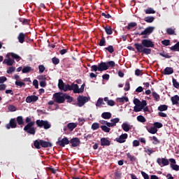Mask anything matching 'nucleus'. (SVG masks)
Returning <instances> with one entry per match:
<instances>
[{
    "label": "nucleus",
    "instance_id": "nucleus-1",
    "mask_svg": "<svg viewBox=\"0 0 179 179\" xmlns=\"http://www.w3.org/2000/svg\"><path fill=\"white\" fill-rule=\"evenodd\" d=\"M134 47L139 54L142 53L141 55L144 54L145 55H149L152 54V49L155 48V43L150 39H143L141 43H134Z\"/></svg>",
    "mask_w": 179,
    "mask_h": 179
},
{
    "label": "nucleus",
    "instance_id": "nucleus-2",
    "mask_svg": "<svg viewBox=\"0 0 179 179\" xmlns=\"http://www.w3.org/2000/svg\"><path fill=\"white\" fill-rule=\"evenodd\" d=\"M65 93L62 92H55L53 94V100L57 104H62L65 103Z\"/></svg>",
    "mask_w": 179,
    "mask_h": 179
},
{
    "label": "nucleus",
    "instance_id": "nucleus-3",
    "mask_svg": "<svg viewBox=\"0 0 179 179\" xmlns=\"http://www.w3.org/2000/svg\"><path fill=\"white\" fill-rule=\"evenodd\" d=\"M35 122H31L30 123L27 124L24 127V131L27 132V134H29V135H36V128L34 127Z\"/></svg>",
    "mask_w": 179,
    "mask_h": 179
},
{
    "label": "nucleus",
    "instance_id": "nucleus-4",
    "mask_svg": "<svg viewBox=\"0 0 179 179\" xmlns=\"http://www.w3.org/2000/svg\"><path fill=\"white\" fill-rule=\"evenodd\" d=\"M89 100H90V97L79 95L77 97V106L78 107H83V106H85V104H86Z\"/></svg>",
    "mask_w": 179,
    "mask_h": 179
},
{
    "label": "nucleus",
    "instance_id": "nucleus-5",
    "mask_svg": "<svg viewBox=\"0 0 179 179\" xmlns=\"http://www.w3.org/2000/svg\"><path fill=\"white\" fill-rule=\"evenodd\" d=\"M69 139L66 136H64L63 138L59 137L57 141L56 142V144L61 148H65V146H66V145H69Z\"/></svg>",
    "mask_w": 179,
    "mask_h": 179
},
{
    "label": "nucleus",
    "instance_id": "nucleus-6",
    "mask_svg": "<svg viewBox=\"0 0 179 179\" xmlns=\"http://www.w3.org/2000/svg\"><path fill=\"white\" fill-rule=\"evenodd\" d=\"M153 30H155V27H148L145 29L141 34H138L139 36H149V34H152L153 33Z\"/></svg>",
    "mask_w": 179,
    "mask_h": 179
},
{
    "label": "nucleus",
    "instance_id": "nucleus-7",
    "mask_svg": "<svg viewBox=\"0 0 179 179\" xmlns=\"http://www.w3.org/2000/svg\"><path fill=\"white\" fill-rule=\"evenodd\" d=\"M17 123H16V119L15 118H11L10 120L9 123L6 124V128L7 129H10V128L15 129V128H17Z\"/></svg>",
    "mask_w": 179,
    "mask_h": 179
},
{
    "label": "nucleus",
    "instance_id": "nucleus-8",
    "mask_svg": "<svg viewBox=\"0 0 179 179\" xmlns=\"http://www.w3.org/2000/svg\"><path fill=\"white\" fill-rule=\"evenodd\" d=\"M6 58H8V59H5L3 61V64H6V65H8V66H12V65L15 64V60L13 59L10 58V55L9 54L6 55Z\"/></svg>",
    "mask_w": 179,
    "mask_h": 179
},
{
    "label": "nucleus",
    "instance_id": "nucleus-9",
    "mask_svg": "<svg viewBox=\"0 0 179 179\" xmlns=\"http://www.w3.org/2000/svg\"><path fill=\"white\" fill-rule=\"evenodd\" d=\"M69 142L72 148H78L80 145V140L78 137L71 138Z\"/></svg>",
    "mask_w": 179,
    "mask_h": 179
},
{
    "label": "nucleus",
    "instance_id": "nucleus-10",
    "mask_svg": "<svg viewBox=\"0 0 179 179\" xmlns=\"http://www.w3.org/2000/svg\"><path fill=\"white\" fill-rule=\"evenodd\" d=\"M85 86H86L85 83H83L80 88L79 89V85H78V84L75 85L74 87V93L75 94H79V93H83V92H85Z\"/></svg>",
    "mask_w": 179,
    "mask_h": 179
},
{
    "label": "nucleus",
    "instance_id": "nucleus-11",
    "mask_svg": "<svg viewBox=\"0 0 179 179\" xmlns=\"http://www.w3.org/2000/svg\"><path fill=\"white\" fill-rule=\"evenodd\" d=\"M128 138V134H121L119 138H116L115 141L117 142L118 143H125V140Z\"/></svg>",
    "mask_w": 179,
    "mask_h": 179
},
{
    "label": "nucleus",
    "instance_id": "nucleus-12",
    "mask_svg": "<svg viewBox=\"0 0 179 179\" xmlns=\"http://www.w3.org/2000/svg\"><path fill=\"white\" fill-rule=\"evenodd\" d=\"M38 100V96L36 95L28 96L26 98L27 103H36V101H37Z\"/></svg>",
    "mask_w": 179,
    "mask_h": 179
},
{
    "label": "nucleus",
    "instance_id": "nucleus-13",
    "mask_svg": "<svg viewBox=\"0 0 179 179\" xmlns=\"http://www.w3.org/2000/svg\"><path fill=\"white\" fill-rule=\"evenodd\" d=\"M99 71L103 72V71H107L108 69V65L106 62H101L99 65Z\"/></svg>",
    "mask_w": 179,
    "mask_h": 179
},
{
    "label": "nucleus",
    "instance_id": "nucleus-14",
    "mask_svg": "<svg viewBox=\"0 0 179 179\" xmlns=\"http://www.w3.org/2000/svg\"><path fill=\"white\" fill-rule=\"evenodd\" d=\"M176 27H169L166 29V33L169 36H177V34L176 33Z\"/></svg>",
    "mask_w": 179,
    "mask_h": 179
},
{
    "label": "nucleus",
    "instance_id": "nucleus-15",
    "mask_svg": "<svg viewBox=\"0 0 179 179\" xmlns=\"http://www.w3.org/2000/svg\"><path fill=\"white\" fill-rule=\"evenodd\" d=\"M41 146L42 148H52V143L49 141H45L44 140H41Z\"/></svg>",
    "mask_w": 179,
    "mask_h": 179
},
{
    "label": "nucleus",
    "instance_id": "nucleus-16",
    "mask_svg": "<svg viewBox=\"0 0 179 179\" xmlns=\"http://www.w3.org/2000/svg\"><path fill=\"white\" fill-rule=\"evenodd\" d=\"M101 145L102 146H110V145H111V141H110V140H108L107 138H101Z\"/></svg>",
    "mask_w": 179,
    "mask_h": 179
},
{
    "label": "nucleus",
    "instance_id": "nucleus-17",
    "mask_svg": "<svg viewBox=\"0 0 179 179\" xmlns=\"http://www.w3.org/2000/svg\"><path fill=\"white\" fill-rule=\"evenodd\" d=\"M174 73V69L172 67H166L164 70V75H171Z\"/></svg>",
    "mask_w": 179,
    "mask_h": 179
},
{
    "label": "nucleus",
    "instance_id": "nucleus-18",
    "mask_svg": "<svg viewBox=\"0 0 179 179\" xmlns=\"http://www.w3.org/2000/svg\"><path fill=\"white\" fill-rule=\"evenodd\" d=\"M75 83H72L71 85L69 84L66 85L64 88V92H68V90H73V93H75Z\"/></svg>",
    "mask_w": 179,
    "mask_h": 179
},
{
    "label": "nucleus",
    "instance_id": "nucleus-19",
    "mask_svg": "<svg viewBox=\"0 0 179 179\" xmlns=\"http://www.w3.org/2000/svg\"><path fill=\"white\" fill-rule=\"evenodd\" d=\"M145 128H146L148 132H149V134H152V135H155V134H157V129H156V127H155V126L151 127L150 128L145 126Z\"/></svg>",
    "mask_w": 179,
    "mask_h": 179
},
{
    "label": "nucleus",
    "instance_id": "nucleus-20",
    "mask_svg": "<svg viewBox=\"0 0 179 179\" xmlns=\"http://www.w3.org/2000/svg\"><path fill=\"white\" fill-rule=\"evenodd\" d=\"M173 106H177L179 101V96L175 95L171 98Z\"/></svg>",
    "mask_w": 179,
    "mask_h": 179
},
{
    "label": "nucleus",
    "instance_id": "nucleus-21",
    "mask_svg": "<svg viewBox=\"0 0 179 179\" xmlns=\"http://www.w3.org/2000/svg\"><path fill=\"white\" fill-rule=\"evenodd\" d=\"M66 85H65V83H64V81L62 79L59 80L58 87H59V90H63V92H65Z\"/></svg>",
    "mask_w": 179,
    "mask_h": 179
},
{
    "label": "nucleus",
    "instance_id": "nucleus-22",
    "mask_svg": "<svg viewBox=\"0 0 179 179\" xmlns=\"http://www.w3.org/2000/svg\"><path fill=\"white\" fill-rule=\"evenodd\" d=\"M122 128L124 132H128L131 129V125H129L128 123H123L122 124Z\"/></svg>",
    "mask_w": 179,
    "mask_h": 179
},
{
    "label": "nucleus",
    "instance_id": "nucleus-23",
    "mask_svg": "<svg viewBox=\"0 0 179 179\" xmlns=\"http://www.w3.org/2000/svg\"><path fill=\"white\" fill-rule=\"evenodd\" d=\"M112 115L110 112H103L101 114V117L103 118V120H110L111 118Z\"/></svg>",
    "mask_w": 179,
    "mask_h": 179
},
{
    "label": "nucleus",
    "instance_id": "nucleus-24",
    "mask_svg": "<svg viewBox=\"0 0 179 179\" xmlns=\"http://www.w3.org/2000/svg\"><path fill=\"white\" fill-rule=\"evenodd\" d=\"M19 43L23 44L24 43V38H26V34L20 33L17 37Z\"/></svg>",
    "mask_w": 179,
    "mask_h": 179
},
{
    "label": "nucleus",
    "instance_id": "nucleus-25",
    "mask_svg": "<svg viewBox=\"0 0 179 179\" xmlns=\"http://www.w3.org/2000/svg\"><path fill=\"white\" fill-rule=\"evenodd\" d=\"M34 69L31 66H24L22 70V73H29V72H33Z\"/></svg>",
    "mask_w": 179,
    "mask_h": 179
},
{
    "label": "nucleus",
    "instance_id": "nucleus-26",
    "mask_svg": "<svg viewBox=\"0 0 179 179\" xmlns=\"http://www.w3.org/2000/svg\"><path fill=\"white\" fill-rule=\"evenodd\" d=\"M10 57H12V58H13V59H15L17 61V62H19V61H20L22 59V57H20V56H19L18 55H17L16 53H8Z\"/></svg>",
    "mask_w": 179,
    "mask_h": 179
},
{
    "label": "nucleus",
    "instance_id": "nucleus-27",
    "mask_svg": "<svg viewBox=\"0 0 179 179\" xmlns=\"http://www.w3.org/2000/svg\"><path fill=\"white\" fill-rule=\"evenodd\" d=\"M65 100H67V103H72V101H73V97L66 93H64V101Z\"/></svg>",
    "mask_w": 179,
    "mask_h": 179
},
{
    "label": "nucleus",
    "instance_id": "nucleus-28",
    "mask_svg": "<svg viewBox=\"0 0 179 179\" xmlns=\"http://www.w3.org/2000/svg\"><path fill=\"white\" fill-rule=\"evenodd\" d=\"M144 152L147 153V155H148V156H152V155H153V153H155V150H152V148H144Z\"/></svg>",
    "mask_w": 179,
    "mask_h": 179
},
{
    "label": "nucleus",
    "instance_id": "nucleus-29",
    "mask_svg": "<svg viewBox=\"0 0 179 179\" xmlns=\"http://www.w3.org/2000/svg\"><path fill=\"white\" fill-rule=\"evenodd\" d=\"M16 121L19 125H24V120H23V116H17L16 118Z\"/></svg>",
    "mask_w": 179,
    "mask_h": 179
},
{
    "label": "nucleus",
    "instance_id": "nucleus-30",
    "mask_svg": "<svg viewBox=\"0 0 179 179\" xmlns=\"http://www.w3.org/2000/svg\"><path fill=\"white\" fill-rule=\"evenodd\" d=\"M116 101H117V103H124V101L128 103V101H129V99L127 96H123L122 98H117Z\"/></svg>",
    "mask_w": 179,
    "mask_h": 179
},
{
    "label": "nucleus",
    "instance_id": "nucleus-31",
    "mask_svg": "<svg viewBox=\"0 0 179 179\" xmlns=\"http://www.w3.org/2000/svg\"><path fill=\"white\" fill-rule=\"evenodd\" d=\"M34 146L36 149H41V140H36L34 142Z\"/></svg>",
    "mask_w": 179,
    "mask_h": 179
},
{
    "label": "nucleus",
    "instance_id": "nucleus-32",
    "mask_svg": "<svg viewBox=\"0 0 179 179\" xmlns=\"http://www.w3.org/2000/svg\"><path fill=\"white\" fill-rule=\"evenodd\" d=\"M78 127V124L76 123H69L67 124V128H69V129H70L71 131H73V129H75V128H76Z\"/></svg>",
    "mask_w": 179,
    "mask_h": 179
},
{
    "label": "nucleus",
    "instance_id": "nucleus-33",
    "mask_svg": "<svg viewBox=\"0 0 179 179\" xmlns=\"http://www.w3.org/2000/svg\"><path fill=\"white\" fill-rule=\"evenodd\" d=\"M105 31L106 34H108V36H110V34H113V29L110 26H108V25L106 26Z\"/></svg>",
    "mask_w": 179,
    "mask_h": 179
},
{
    "label": "nucleus",
    "instance_id": "nucleus-34",
    "mask_svg": "<svg viewBox=\"0 0 179 179\" xmlns=\"http://www.w3.org/2000/svg\"><path fill=\"white\" fill-rule=\"evenodd\" d=\"M152 97H154V100L155 101H159L160 95H159V94H157V92L154 91V92H152Z\"/></svg>",
    "mask_w": 179,
    "mask_h": 179
},
{
    "label": "nucleus",
    "instance_id": "nucleus-35",
    "mask_svg": "<svg viewBox=\"0 0 179 179\" xmlns=\"http://www.w3.org/2000/svg\"><path fill=\"white\" fill-rule=\"evenodd\" d=\"M171 51H178L179 52V42L176 43L173 46L170 48Z\"/></svg>",
    "mask_w": 179,
    "mask_h": 179
},
{
    "label": "nucleus",
    "instance_id": "nucleus-36",
    "mask_svg": "<svg viewBox=\"0 0 179 179\" xmlns=\"http://www.w3.org/2000/svg\"><path fill=\"white\" fill-rule=\"evenodd\" d=\"M45 122V120H37L36 121V124L37 127H39V128H42V127H44Z\"/></svg>",
    "mask_w": 179,
    "mask_h": 179
},
{
    "label": "nucleus",
    "instance_id": "nucleus-37",
    "mask_svg": "<svg viewBox=\"0 0 179 179\" xmlns=\"http://www.w3.org/2000/svg\"><path fill=\"white\" fill-rule=\"evenodd\" d=\"M19 20L21 23H30L31 22L33 23V21L31 19L20 17L19 18Z\"/></svg>",
    "mask_w": 179,
    "mask_h": 179
},
{
    "label": "nucleus",
    "instance_id": "nucleus-38",
    "mask_svg": "<svg viewBox=\"0 0 179 179\" xmlns=\"http://www.w3.org/2000/svg\"><path fill=\"white\" fill-rule=\"evenodd\" d=\"M169 108V106L167 105H160L158 107L159 111H167V109Z\"/></svg>",
    "mask_w": 179,
    "mask_h": 179
},
{
    "label": "nucleus",
    "instance_id": "nucleus-39",
    "mask_svg": "<svg viewBox=\"0 0 179 179\" xmlns=\"http://www.w3.org/2000/svg\"><path fill=\"white\" fill-rule=\"evenodd\" d=\"M145 12L146 15H150V14L156 13V11L152 8H147L146 10H145Z\"/></svg>",
    "mask_w": 179,
    "mask_h": 179
},
{
    "label": "nucleus",
    "instance_id": "nucleus-40",
    "mask_svg": "<svg viewBox=\"0 0 179 179\" xmlns=\"http://www.w3.org/2000/svg\"><path fill=\"white\" fill-rule=\"evenodd\" d=\"M110 122L112 123L113 127H115L118 122H120V118L115 117L114 119L110 120Z\"/></svg>",
    "mask_w": 179,
    "mask_h": 179
},
{
    "label": "nucleus",
    "instance_id": "nucleus-41",
    "mask_svg": "<svg viewBox=\"0 0 179 179\" xmlns=\"http://www.w3.org/2000/svg\"><path fill=\"white\" fill-rule=\"evenodd\" d=\"M127 159H130V162H131L132 163H134V162H136V158L135 157V156L131 155V153L129 152L127 154Z\"/></svg>",
    "mask_w": 179,
    "mask_h": 179
},
{
    "label": "nucleus",
    "instance_id": "nucleus-42",
    "mask_svg": "<svg viewBox=\"0 0 179 179\" xmlns=\"http://www.w3.org/2000/svg\"><path fill=\"white\" fill-rule=\"evenodd\" d=\"M15 85L16 86H19L20 87H24L26 86V83L22 81L16 80L15 82Z\"/></svg>",
    "mask_w": 179,
    "mask_h": 179
},
{
    "label": "nucleus",
    "instance_id": "nucleus-43",
    "mask_svg": "<svg viewBox=\"0 0 179 179\" xmlns=\"http://www.w3.org/2000/svg\"><path fill=\"white\" fill-rule=\"evenodd\" d=\"M144 20L145 22H147V23H152V22H154L155 18L154 17L148 16V17H145Z\"/></svg>",
    "mask_w": 179,
    "mask_h": 179
},
{
    "label": "nucleus",
    "instance_id": "nucleus-44",
    "mask_svg": "<svg viewBox=\"0 0 179 179\" xmlns=\"http://www.w3.org/2000/svg\"><path fill=\"white\" fill-rule=\"evenodd\" d=\"M153 125L155 129L163 128V124L159 122H154Z\"/></svg>",
    "mask_w": 179,
    "mask_h": 179
},
{
    "label": "nucleus",
    "instance_id": "nucleus-45",
    "mask_svg": "<svg viewBox=\"0 0 179 179\" xmlns=\"http://www.w3.org/2000/svg\"><path fill=\"white\" fill-rule=\"evenodd\" d=\"M159 55L161 56V57H164V58H171V56L170 55H169V53L163 51L162 52H159Z\"/></svg>",
    "mask_w": 179,
    "mask_h": 179
},
{
    "label": "nucleus",
    "instance_id": "nucleus-46",
    "mask_svg": "<svg viewBox=\"0 0 179 179\" xmlns=\"http://www.w3.org/2000/svg\"><path fill=\"white\" fill-rule=\"evenodd\" d=\"M99 128H100V124L94 122L92 124V129H93V131H96V129H99Z\"/></svg>",
    "mask_w": 179,
    "mask_h": 179
},
{
    "label": "nucleus",
    "instance_id": "nucleus-47",
    "mask_svg": "<svg viewBox=\"0 0 179 179\" xmlns=\"http://www.w3.org/2000/svg\"><path fill=\"white\" fill-rule=\"evenodd\" d=\"M106 51H108L110 54H113L114 52V47L113 45H108V47L105 48Z\"/></svg>",
    "mask_w": 179,
    "mask_h": 179
},
{
    "label": "nucleus",
    "instance_id": "nucleus-48",
    "mask_svg": "<svg viewBox=\"0 0 179 179\" xmlns=\"http://www.w3.org/2000/svg\"><path fill=\"white\" fill-rule=\"evenodd\" d=\"M103 103H104V101H103V98H99L96 103V106L101 107V104H103Z\"/></svg>",
    "mask_w": 179,
    "mask_h": 179
},
{
    "label": "nucleus",
    "instance_id": "nucleus-49",
    "mask_svg": "<svg viewBox=\"0 0 179 179\" xmlns=\"http://www.w3.org/2000/svg\"><path fill=\"white\" fill-rule=\"evenodd\" d=\"M137 121H138V122H146V118L143 115H138L137 117Z\"/></svg>",
    "mask_w": 179,
    "mask_h": 179
},
{
    "label": "nucleus",
    "instance_id": "nucleus-50",
    "mask_svg": "<svg viewBox=\"0 0 179 179\" xmlns=\"http://www.w3.org/2000/svg\"><path fill=\"white\" fill-rule=\"evenodd\" d=\"M43 128L44 129H50V128H51V124L48 122V121L45 120V122L43 123Z\"/></svg>",
    "mask_w": 179,
    "mask_h": 179
},
{
    "label": "nucleus",
    "instance_id": "nucleus-51",
    "mask_svg": "<svg viewBox=\"0 0 179 179\" xmlns=\"http://www.w3.org/2000/svg\"><path fill=\"white\" fill-rule=\"evenodd\" d=\"M121 176H122V173H121L120 171H116L115 172V179H121Z\"/></svg>",
    "mask_w": 179,
    "mask_h": 179
},
{
    "label": "nucleus",
    "instance_id": "nucleus-52",
    "mask_svg": "<svg viewBox=\"0 0 179 179\" xmlns=\"http://www.w3.org/2000/svg\"><path fill=\"white\" fill-rule=\"evenodd\" d=\"M172 83L173 85V87H176V89H179V83L177 82L176 78L172 79Z\"/></svg>",
    "mask_w": 179,
    "mask_h": 179
},
{
    "label": "nucleus",
    "instance_id": "nucleus-53",
    "mask_svg": "<svg viewBox=\"0 0 179 179\" xmlns=\"http://www.w3.org/2000/svg\"><path fill=\"white\" fill-rule=\"evenodd\" d=\"M52 62L54 64V65H58V64H59V59H58L57 57H52Z\"/></svg>",
    "mask_w": 179,
    "mask_h": 179
},
{
    "label": "nucleus",
    "instance_id": "nucleus-54",
    "mask_svg": "<svg viewBox=\"0 0 179 179\" xmlns=\"http://www.w3.org/2000/svg\"><path fill=\"white\" fill-rule=\"evenodd\" d=\"M106 65H108V68H114L115 66V62L114 61L107 62Z\"/></svg>",
    "mask_w": 179,
    "mask_h": 179
},
{
    "label": "nucleus",
    "instance_id": "nucleus-55",
    "mask_svg": "<svg viewBox=\"0 0 179 179\" xmlns=\"http://www.w3.org/2000/svg\"><path fill=\"white\" fill-rule=\"evenodd\" d=\"M101 129L103 131V132H110V131H111V129L106 125L101 126Z\"/></svg>",
    "mask_w": 179,
    "mask_h": 179
},
{
    "label": "nucleus",
    "instance_id": "nucleus-56",
    "mask_svg": "<svg viewBox=\"0 0 179 179\" xmlns=\"http://www.w3.org/2000/svg\"><path fill=\"white\" fill-rule=\"evenodd\" d=\"M162 166H169V159L165 158H162Z\"/></svg>",
    "mask_w": 179,
    "mask_h": 179
},
{
    "label": "nucleus",
    "instance_id": "nucleus-57",
    "mask_svg": "<svg viewBox=\"0 0 179 179\" xmlns=\"http://www.w3.org/2000/svg\"><path fill=\"white\" fill-rule=\"evenodd\" d=\"M101 16H103V17H105V19H111V15L107 12L102 13L101 14Z\"/></svg>",
    "mask_w": 179,
    "mask_h": 179
},
{
    "label": "nucleus",
    "instance_id": "nucleus-58",
    "mask_svg": "<svg viewBox=\"0 0 179 179\" xmlns=\"http://www.w3.org/2000/svg\"><path fill=\"white\" fill-rule=\"evenodd\" d=\"M171 168L172 169V170H174L175 171H179V166L176 164H171Z\"/></svg>",
    "mask_w": 179,
    "mask_h": 179
},
{
    "label": "nucleus",
    "instance_id": "nucleus-59",
    "mask_svg": "<svg viewBox=\"0 0 179 179\" xmlns=\"http://www.w3.org/2000/svg\"><path fill=\"white\" fill-rule=\"evenodd\" d=\"M8 110H9V111H11V113H13V112L16 111V110H17V108H16V106H15L13 105H9Z\"/></svg>",
    "mask_w": 179,
    "mask_h": 179
},
{
    "label": "nucleus",
    "instance_id": "nucleus-60",
    "mask_svg": "<svg viewBox=\"0 0 179 179\" xmlns=\"http://www.w3.org/2000/svg\"><path fill=\"white\" fill-rule=\"evenodd\" d=\"M142 110L143 109L141 107V106H135L134 107V111L135 113H139V111H142Z\"/></svg>",
    "mask_w": 179,
    "mask_h": 179
},
{
    "label": "nucleus",
    "instance_id": "nucleus-61",
    "mask_svg": "<svg viewBox=\"0 0 179 179\" xmlns=\"http://www.w3.org/2000/svg\"><path fill=\"white\" fill-rule=\"evenodd\" d=\"M39 69V73H43L44 71H45V66L44 65L41 64L38 66Z\"/></svg>",
    "mask_w": 179,
    "mask_h": 179
},
{
    "label": "nucleus",
    "instance_id": "nucleus-62",
    "mask_svg": "<svg viewBox=\"0 0 179 179\" xmlns=\"http://www.w3.org/2000/svg\"><path fill=\"white\" fill-rule=\"evenodd\" d=\"M99 46L103 47L106 45V38L103 37L99 41Z\"/></svg>",
    "mask_w": 179,
    "mask_h": 179
},
{
    "label": "nucleus",
    "instance_id": "nucleus-63",
    "mask_svg": "<svg viewBox=\"0 0 179 179\" xmlns=\"http://www.w3.org/2000/svg\"><path fill=\"white\" fill-rule=\"evenodd\" d=\"M97 71H99V66L92 65L91 66V72H97Z\"/></svg>",
    "mask_w": 179,
    "mask_h": 179
},
{
    "label": "nucleus",
    "instance_id": "nucleus-64",
    "mask_svg": "<svg viewBox=\"0 0 179 179\" xmlns=\"http://www.w3.org/2000/svg\"><path fill=\"white\" fill-rule=\"evenodd\" d=\"M16 71V67L15 66H10L9 69L7 70V73H12L13 72H15Z\"/></svg>",
    "mask_w": 179,
    "mask_h": 179
}]
</instances>
